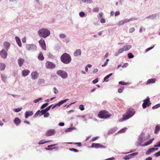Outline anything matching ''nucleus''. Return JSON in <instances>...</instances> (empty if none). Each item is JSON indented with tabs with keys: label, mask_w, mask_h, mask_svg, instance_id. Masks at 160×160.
<instances>
[{
	"label": "nucleus",
	"mask_w": 160,
	"mask_h": 160,
	"mask_svg": "<svg viewBox=\"0 0 160 160\" xmlns=\"http://www.w3.org/2000/svg\"><path fill=\"white\" fill-rule=\"evenodd\" d=\"M135 112V111L133 108H130L128 109L126 113L123 115L122 120H125L130 118L133 116Z\"/></svg>",
	"instance_id": "nucleus-1"
},
{
	"label": "nucleus",
	"mask_w": 160,
	"mask_h": 160,
	"mask_svg": "<svg viewBox=\"0 0 160 160\" xmlns=\"http://www.w3.org/2000/svg\"><path fill=\"white\" fill-rule=\"evenodd\" d=\"M60 59L64 63L68 64L71 62V58L69 54L65 53L62 55Z\"/></svg>",
	"instance_id": "nucleus-2"
},
{
	"label": "nucleus",
	"mask_w": 160,
	"mask_h": 160,
	"mask_svg": "<svg viewBox=\"0 0 160 160\" xmlns=\"http://www.w3.org/2000/svg\"><path fill=\"white\" fill-rule=\"evenodd\" d=\"M38 34L40 37L45 38L50 35V32L46 28H42L38 31Z\"/></svg>",
	"instance_id": "nucleus-3"
},
{
	"label": "nucleus",
	"mask_w": 160,
	"mask_h": 160,
	"mask_svg": "<svg viewBox=\"0 0 160 160\" xmlns=\"http://www.w3.org/2000/svg\"><path fill=\"white\" fill-rule=\"evenodd\" d=\"M98 116L101 118H106L109 117L111 115L106 110H102L100 112Z\"/></svg>",
	"instance_id": "nucleus-4"
},
{
	"label": "nucleus",
	"mask_w": 160,
	"mask_h": 160,
	"mask_svg": "<svg viewBox=\"0 0 160 160\" xmlns=\"http://www.w3.org/2000/svg\"><path fill=\"white\" fill-rule=\"evenodd\" d=\"M143 103L142 105V107L143 108H146L147 107L150 105L151 103L150 101V98L148 97L147 98L143 101Z\"/></svg>",
	"instance_id": "nucleus-5"
},
{
	"label": "nucleus",
	"mask_w": 160,
	"mask_h": 160,
	"mask_svg": "<svg viewBox=\"0 0 160 160\" xmlns=\"http://www.w3.org/2000/svg\"><path fill=\"white\" fill-rule=\"evenodd\" d=\"M57 74L63 78H66L68 77L67 73L62 70H58L57 72Z\"/></svg>",
	"instance_id": "nucleus-6"
},
{
	"label": "nucleus",
	"mask_w": 160,
	"mask_h": 160,
	"mask_svg": "<svg viewBox=\"0 0 160 160\" xmlns=\"http://www.w3.org/2000/svg\"><path fill=\"white\" fill-rule=\"evenodd\" d=\"M38 42L42 48L44 50H46V45L44 40L41 38L39 41Z\"/></svg>",
	"instance_id": "nucleus-7"
},
{
	"label": "nucleus",
	"mask_w": 160,
	"mask_h": 160,
	"mask_svg": "<svg viewBox=\"0 0 160 160\" xmlns=\"http://www.w3.org/2000/svg\"><path fill=\"white\" fill-rule=\"evenodd\" d=\"M26 48L27 50H36L37 47L36 45L34 44H27L26 46Z\"/></svg>",
	"instance_id": "nucleus-8"
},
{
	"label": "nucleus",
	"mask_w": 160,
	"mask_h": 160,
	"mask_svg": "<svg viewBox=\"0 0 160 160\" xmlns=\"http://www.w3.org/2000/svg\"><path fill=\"white\" fill-rule=\"evenodd\" d=\"M56 132V130L54 129H51L47 130L45 133L46 136H49L54 135Z\"/></svg>",
	"instance_id": "nucleus-9"
},
{
	"label": "nucleus",
	"mask_w": 160,
	"mask_h": 160,
	"mask_svg": "<svg viewBox=\"0 0 160 160\" xmlns=\"http://www.w3.org/2000/svg\"><path fill=\"white\" fill-rule=\"evenodd\" d=\"M45 66L47 68L52 69L55 67V65L52 62L47 61L45 63Z\"/></svg>",
	"instance_id": "nucleus-10"
},
{
	"label": "nucleus",
	"mask_w": 160,
	"mask_h": 160,
	"mask_svg": "<svg viewBox=\"0 0 160 160\" xmlns=\"http://www.w3.org/2000/svg\"><path fill=\"white\" fill-rule=\"evenodd\" d=\"M68 100V99H66L59 102L58 103L54 105L53 106H52V109H53L57 106H60L63 103L66 102Z\"/></svg>",
	"instance_id": "nucleus-11"
},
{
	"label": "nucleus",
	"mask_w": 160,
	"mask_h": 160,
	"mask_svg": "<svg viewBox=\"0 0 160 160\" xmlns=\"http://www.w3.org/2000/svg\"><path fill=\"white\" fill-rule=\"evenodd\" d=\"M38 73L37 71L32 72L31 73V76L32 79L35 80L37 79L38 77Z\"/></svg>",
	"instance_id": "nucleus-12"
},
{
	"label": "nucleus",
	"mask_w": 160,
	"mask_h": 160,
	"mask_svg": "<svg viewBox=\"0 0 160 160\" xmlns=\"http://www.w3.org/2000/svg\"><path fill=\"white\" fill-rule=\"evenodd\" d=\"M158 150V148H152L148 149L147 151L146 152V154L147 155H148L151 153L154 152L156 151H157Z\"/></svg>",
	"instance_id": "nucleus-13"
},
{
	"label": "nucleus",
	"mask_w": 160,
	"mask_h": 160,
	"mask_svg": "<svg viewBox=\"0 0 160 160\" xmlns=\"http://www.w3.org/2000/svg\"><path fill=\"white\" fill-rule=\"evenodd\" d=\"M0 55L2 58L5 59L7 56V53L4 49H2L1 51H0Z\"/></svg>",
	"instance_id": "nucleus-14"
},
{
	"label": "nucleus",
	"mask_w": 160,
	"mask_h": 160,
	"mask_svg": "<svg viewBox=\"0 0 160 160\" xmlns=\"http://www.w3.org/2000/svg\"><path fill=\"white\" fill-rule=\"evenodd\" d=\"M92 147L96 148H105V147L103 145L100 144L99 143H93L92 145Z\"/></svg>",
	"instance_id": "nucleus-15"
},
{
	"label": "nucleus",
	"mask_w": 160,
	"mask_h": 160,
	"mask_svg": "<svg viewBox=\"0 0 160 160\" xmlns=\"http://www.w3.org/2000/svg\"><path fill=\"white\" fill-rule=\"evenodd\" d=\"M132 18H130L129 19H125L124 20H122L120 22H119L118 24L119 25H123L124 24H125L127 22H128L132 21Z\"/></svg>",
	"instance_id": "nucleus-16"
},
{
	"label": "nucleus",
	"mask_w": 160,
	"mask_h": 160,
	"mask_svg": "<svg viewBox=\"0 0 160 160\" xmlns=\"http://www.w3.org/2000/svg\"><path fill=\"white\" fill-rule=\"evenodd\" d=\"M30 72V71L28 69H24L22 72V75L23 76H28Z\"/></svg>",
	"instance_id": "nucleus-17"
},
{
	"label": "nucleus",
	"mask_w": 160,
	"mask_h": 160,
	"mask_svg": "<svg viewBox=\"0 0 160 160\" xmlns=\"http://www.w3.org/2000/svg\"><path fill=\"white\" fill-rule=\"evenodd\" d=\"M24 62V60L21 58H20L18 59V62L19 66L20 67H21Z\"/></svg>",
	"instance_id": "nucleus-18"
},
{
	"label": "nucleus",
	"mask_w": 160,
	"mask_h": 160,
	"mask_svg": "<svg viewBox=\"0 0 160 160\" xmlns=\"http://www.w3.org/2000/svg\"><path fill=\"white\" fill-rule=\"evenodd\" d=\"M82 52L80 49H78L76 50V51L74 53L73 55L75 56H78L81 55V54Z\"/></svg>",
	"instance_id": "nucleus-19"
},
{
	"label": "nucleus",
	"mask_w": 160,
	"mask_h": 160,
	"mask_svg": "<svg viewBox=\"0 0 160 160\" xmlns=\"http://www.w3.org/2000/svg\"><path fill=\"white\" fill-rule=\"evenodd\" d=\"M159 131H160V124H158L155 126L154 133L157 134Z\"/></svg>",
	"instance_id": "nucleus-20"
},
{
	"label": "nucleus",
	"mask_w": 160,
	"mask_h": 160,
	"mask_svg": "<svg viewBox=\"0 0 160 160\" xmlns=\"http://www.w3.org/2000/svg\"><path fill=\"white\" fill-rule=\"evenodd\" d=\"M33 112L32 111H26L25 112V117L26 118H28L30 116L33 115Z\"/></svg>",
	"instance_id": "nucleus-21"
},
{
	"label": "nucleus",
	"mask_w": 160,
	"mask_h": 160,
	"mask_svg": "<svg viewBox=\"0 0 160 160\" xmlns=\"http://www.w3.org/2000/svg\"><path fill=\"white\" fill-rule=\"evenodd\" d=\"M156 80V78H153L148 79L146 82V84L154 83L155 82Z\"/></svg>",
	"instance_id": "nucleus-22"
},
{
	"label": "nucleus",
	"mask_w": 160,
	"mask_h": 160,
	"mask_svg": "<svg viewBox=\"0 0 160 160\" xmlns=\"http://www.w3.org/2000/svg\"><path fill=\"white\" fill-rule=\"evenodd\" d=\"M14 122L16 125H18L20 123L21 120L18 118H15L14 120Z\"/></svg>",
	"instance_id": "nucleus-23"
},
{
	"label": "nucleus",
	"mask_w": 160,
	"mask_h": 160,
	"mask_svg": "<svg viewBox=\"0 0 160 160\" xmlns=\"http://www.w3.org/2000/svg\"><path fill=\"white\" fill-rule=\"evenodd\" d=\"M15 39H16V42L18 46L20 47L22 46V44L21 42V40L19 39L18 37L16 36L15 37Z\"/></svg>",
	"instance_id": "nucleus-24"
},
{
	"label": "nucleus",
	"mask_w": 160,
	"mask_h": 160,
	"mask_svg": "<svg viewBox=\"0 0 160 160\" xmlns=\"http://www.w3.org/2000/svg\"><path fill=\"white\" fill-rule=\"evenodd\" d=\"M38 59L40 61H42L44 59V57L42 52H40L38 56Z\"/></svg>",
	"instance_id": "nucleus-25"
},
{
	"label": "nucleus",
	"mask_w": 160,
	"mask_h": 160,
	"mask_svg": "<svg viewBox=\"0 0 160 160\" xmlns=\"http://www.w3.org/2000/svg\"><path fill=\"white\" fill-rule=\"evenodd\" d=\"M4 48L8 51L9 47H10V44L8 42H5L4 43Z\"/></svg>",
	"instance_id": "nucleus-26"
},
{
	"label": "nucleus",
	"mask_w": 160,
	"mask_h": 160,
	"mask_svg": "<svg viewBox=\"0 0 160 160\" xmlns=\"http://www.w3.org/2000/svg\"><path fill=\"white\" fill-rule=\"evenodd\" d=\"M131 46L130 45H128L124 46L123 48L124 51H127L128 50L131 48Z\"/></svg>",
	"instance_id": "nucleus-27"
},
{
	"label": "nucleus",
	"mask_w": 160,
	"mask_h": 160,
	"mask_svg": "<svg viewBox=\"0 0 160 160\" xmlns=\"http://www.w3.org/2000/svg\"><path fill=\"white\" fill-rule=\"evenodd\" d=\"M5 68V65L3 63H0V70L1 71L3 70Z\"/></svg>",
	"instance_id": "nucleus-28"
},
{
	"label": "nucleus",
	"mask_w": 160,
	"mask_h": 160,
	"mask_svg": "<svg viewBox=\"0 0 160 160\" xmlns=\"http://www.w3.org/2000/svg\"><path fill=\"white\" fill-rule=\"evenodd\" d=\"M67 143L69 144H73L74 145H77L78 147H80L81 146L82 144L81 142H67Z\"/></svg>",
	"instance_id": "nucleus-29"
},
{
	"label": "nucleus",
	"mask_w": 160,
	"mask_h": 160,
	"mask_svg": "<svg viewBox=\"0 0 160 160\" xmlns=\"http://www.w3.org/2000/svg\"><path fill=\"white\" fill-rule=\"evenodd\" d=\"M124 51V49L123 48H120V49H119L118 50V53L115 54V56H118V54L122 53Z\"/></svg>",
	"instance_id": "nucleus-30"
},
{
	"label": "nucleus",
	"mask_w": 160,
	"mask_h": 160,
	"mask_svg": "<svg viewBox=\"0 0 160 160\" xmlns=\"http://www.w3.org/2000/svg\"><path fill=\"white\" fill-rule=\"evenodd\" d=\"M112 73H111L106 76L104 78V80L106 82H108V80H107L108 78H109L112 75Z\"/></svg>",
	"instance_id": "nucleus-31"
},
{
	"label": "nucleus",
	"mask_w": 160,
	"mask_h": 160,
	"mask_svg": "<svg viewBox=\"0 0 160 160\" xmlns=\"http://www.w3.org/2000/svg\"><path fill=\"white\" fill-rule=\"evenodd\" d=\"M40 116H41L43 115H44L47 112L45 111V109H43L40 111Z\"/></svg>",
	"instance_id": "nucleus-32"
},
{
	"label": "nucleus",
	"mask_w": 160,
	"mask_h": 160,
	"mask_svg": "<svg viewBox=\"0 0 160 160\" xmlns=\"http://www.w3.org/2000/svg\"><path fill=\"white\" fill-rule=\"evenodd\" d=\"M82 1L85 3H91L93 2L91 0H82Z\"/></svg>",
	"instance_id": "nucleus-33"
},
{
	"label": "nucleus",
	"mask_w": 160,
	"mask_h": 160,
	"mask_svg": "<svg viewBox=\"0 0 160 160\" xmlns=\"http://www.w3.org/2000/svg\"><path fill=\"white\" fill-rule=\"evenodd\" d=\"M159 107H160V104H158L155 105V106H153L152 107V109H157L159 108Z\"/></svg>",
	"instance_id": "nucleus-34"
},
{
	"label": "nucleus",
	"mask_w": 160,
	"mask_h": 160,
	"mask_svg": "<svg viewBox=\"0 0 160 160\" xmlns=\"http://www.w3.org/2000/svg\"><path fill=\"white\" fill-rule=\"evenodd\" d=\"M154 138H152V139H151L149 140L146 143V145H148L150 144L152 142L153 140H154Z\"/></svg>",
	"instance_id": "nucleus-35"
},
{
	"label": "nucleus",
	"mask_w": 160,
	"mask_h": 160,
	"mask_svg": "<svg viewBox=\"0 0 160 160\" xmlns=\"http://www.w3.org/2000/svg\"><path fill=\"white\" fill-rule=\"evenodd\" d=\"M127 129V128H123V129H121V130H120V131H119L118 132V133H121L124 132H125V131H126Z\"/></svg>",
	"instance_id": "nucleus-36"
},
{
	"label": "nucleus",
	"mask_w": 160,
	"mask_h": 160,
	"mask_svg": "<svg viewBox=\"0 0 160 160\" xmlns=\"http://www.w3.org/2000/svg\"><path fill=\"white\" fill-rule=\"evenodd\" d=\"M50 141H46L45 142H43V141H40L39 142L38 144H44L45 143H47L48 142H50Z\"/></svg>",
	"instance_id": "nucleus-37"
},
{
	"label": "nucleus",
	"mask_w": 160,
	"mask_h": 160,
	"mask_svg": "<svg viewBox=\"0 0 160 160\" xmlns=\"http://www.w3.org/2000/svg\"><path fill=\"white\" fill-rule=\"evenodd\" d=\"M1 78L3 81L5 82L6 80L7 77L5 75H2L1 76Z\"/></svg>",
	"instance_id": "nucleus-38"
},
{
	"label": "nucleus",
	"mask_w": 160,
	"mask_h": 160,
	"mask_svg": "<svg viewBox=\"0 0 160 160\" xmlns=\"http://www.w3.org/2000/svg\"><path fill=\"white\" fill-rule=\"evenodd\" d=\"M128 55L129 58H132L134 57V55L131 53H129Z\"/></svg>",
	"instance_id": "nucleus-39"
},
{
	"label": "nucleus",
	"mask_w": 160,
	"mask_h": 160,
	"mask_svg": "<svg viewBox=\"0 0 160 160\" xmlns=\"http://www.w3.org/2000/svg\"><path fill=\"white\" fill-rule=\"evenodd\" d=\"M48 104V103H46L43 104L41 107V108L42 109L46 107Z\"/></svg>",
	"instance_id": "nucleus-40"
},
{
	"label": "nucleus",
	"mask_w": 160,
	"mask_h": 160,
	"mask_svg": "<svg viewBox=\"0 0 160 160\" xmlns=\"http://www.w3.org/2000/svg\"><path fill=\"white\" fill-rule=\"evenodd\" d=\"M138 154V152H134L129 154L130 157H131V158H132L133 156H136Z\"/></svg>",
	"instance_id": "nucleus-41"
},
{
	"label": "nucleus",
	"mask_w": 160,
	"mask_h": 160,
	"mask_svg": "<svg viewBox=\"0 0 160 160\" xmlns=\"http://www.w3.org/2000/svg\"><path fill=\"white\" fill-rule=\"evenodd\" d=\"M119 84L122 85H128V82H125L121 81L119 82Z\"/></svg>",
	"instance_id": "nucleus-42"
},
{
	"label": "nucleus",
	"mask_w": 160,
	"mask_h": 160,
	"mask_svg": "<svg viewBox=\"0 0 160 160\" xmlns=\"http://www.w3.org/2000/svg\"><path fill=\"white\" fill-rule=\"evenodd\" d=\"M92 11L93 12H99V9L98 8H96L93 9Z\"/></svg>",
	"instance_id": "nucleus-43"
},
{
	"label": "nucleus",
	"mask_w": 160,
	"mask_h": 160,
	"mask_svg": "<svg viewBox=\"0 0 160 160\" xmlns=\"http://www.w3.org/2000/svg\"><path fill=\"white\" fill-rule=\"evenodd\" d=\"M56 145V144H53V145H50L48 146V148H49L48 149V150H51V149H55V148H50L52 147H53V146H55Z\"/></svg>",
	"instance_id": "nucleus-44"
},
{
	"label": "nucleus",
	"mask_w": 160,
	"mask_h": 160,
	"mask_svg": "<svg viewBox=\"0 0 160 160\" xmlns=\"http://www.w3.org/2000/svg\"><path fill=\"white\" fill-rule=\"evenodd\" d=\"M44 80L43 79H40L38 80V83L39 84H41L44 83Z\"/></svg>",
	"instance_id": "nucleus-45"
},
{
	"label": "nucleus",
	"mask_w": 160,
	"mask_h": 160,
	"mask_svg": "<svg viewBox=\"0 0 160 160\" xmlns=\"http://www.w3.org/2000/svg\"><path fill=\"white\" fill-rule=\"evenodd\" d=\"M124 89V88L123 87H122L121 88H119L118 90V92L120 93L122 92Z\"/></svg>",
	"instance_id": "nucleus-46"
},
{
	"label": "nucleus",
	"mask_w": 160,
	"mask_h": 160,
	"mask_svg": "<svg viewBox=\"0 0 160 160\" xmlns=\"http://www.w3.org/2000/svg\"><path fill=\"white\" fill-rule=\"evenodd\" d=\"M69 150L71 151H74L75 152H78V150H77L75 148H70L69 149Z\"/></svg>",
	"instance_id": "nucleus-47"
},
{
	"label": "nucleus",
	"mask_w": 160,
	"mask_h": 160,
	"mask_svg": "<svg viewBox=\"0 0 160 160\" xmlns=\"http://www.w3.org/2000/svg\"><path fill=\"white\" fill-rule=\"evenodd\" d=\"M131 158V157H130V156H129V154L128 155L126 156L125 157L123 158L125 160L129 159Z\"/></svg>",
	"instance_id": "nucleus-48"
},
{
	"label": "nucleus",
	"mask_w": 160,
	"mask_h": 160,
	"mask_svg": "<svg viewBox=\"0 0 160 160\" xmlns=\"http://www.w3.org/2000/svg\"><path fill=\"white\" fill-rule=\"evenodd\" d=\"M79 109H80L81 111H83L84 109V105H81L79 106Z\"/></svg>",
	"instance_id": "nucleus-49"
},
{
	"label": "nucleus",
	"mask_w": 160,
	"mask_h": 160,
	"mask_svg": "<svg viewBox=\"0 0 160 160\" xmlns=\"http://www.w3.org/2000/svg\"><path fill=\"white\" fill-rule=\"evenodd\" d=\"M42 100V98H39L37 99H36L34 101V102L35 103H36L40 101H41Z\"/></svg>",
	"instance_id": "nucleus-50"
},
{
	"label": "nucleus",
	"mask_w": 160,
	"mask_h": 160,
	"mask_svg": "<svg viewBox=\"0 0 160 160\" xmlns=\"http://www.w3.org/2000/svg\"><path fill=\"white\" fill-rule=\"evenodd\" d=\"M154 156L155 157H157L160 156V151L154 154Z\"/></svg>",
	"instance_id": "nucleus-51"
},
{
	"label": "nucleus",
	"mask_w": 160,
	"mask_h": 160,
	"mask_svg": "<svg viewBox=\"0 0 160 160\" xmlns=\"http://www.w3.org/2000/svg\"><path fill=\"white\" fill-rule=\"evenodd\" d=\"M22 108H15L14 110V111L16 112H20L22 110Z\"/></svg>",
	"instance_id": "nucleus-52"
},
{
	"label": "nucleus",
	"mask_w": 160,
	"mask_h": 160,
	"mask_svg": "<svg viewBox=\"0 0 160 160\" xmlns=\"http://www.w3.org/2000/svg\"><path fill=\"white\" fill-rule=\"evenodd\" d=\"M40 111L39 110L37 112L35 113L34 116L35 117H37L39 114L40 115Z\"/></svg>",
	"instance_id": "nucleus-53"
},
{
	"label": "nucleus",
	"mask_w": 160,
	"mask_h": 160,
	"mask_svg": "<svg viewBox=\"0 0 160 160\" xmlns=\"http://www.w3.org/2000/svg\"><path fill=\"white\" fill-rule=\"evenodd\" d=\"M59 36L61 38H64L66 37V36L64 34H61L59 35Z\"/></svg>",
	"instance_id": "nucleus-54"
},
{
	"label": "nucleus",
	"mask_w": 160,
	"mask_h": 160,
	"mask_svg": "<svg viewBox=\"0 0 160 160\" xmlns=\"http://www.w3.org/2000/svg\"><path fill=\"white\" fill-rule=\"evenodd\" d=\"M79 15L81 17H83L85 15V13L83 12H80L79 13Z\"/></svg>",
	"instance_id": "nucleus-55"
},
{
	"label": "nucleus",
	"mask_w": 160,
	"mask_h": 160,
	"mask_svg": "<svg viewBox=\"0 0 160 160\" xmlns=\"http://www.w3.org/2000/svg\"><path fill=\"white\" fill-rule=\"evenodd\" d=\"M73 129L72 128H67L65 130L66 132H71Z\"/></svg>",
	"instance_id": "nucleus-56"
},
{
	"label": "nucleus",
	"mask_w": 160,
	"mask_h": 160,
	"mask_svg": "<svg viewBox=\"0 0 160 160\" xmlns=\"http://www.w3.org/2000/svg\"><path fill=\"white\" fill-rule=\"evenodd\" d=\"M54 93L57 94L58 92V91L55 87L53 88Z\"/></svg>",
	"instance_id": "nucleus-57"
},
{
	"label": "nucleus",
	"mask_w": 160,
	"mask_h": 160,
	"mask_svg": "<svg viewBox=\"0 0 160 160\" xmlns=\"http://www.w3.org/2000/svg\"><path fill=\"white\" fill-rule=\"evenodd\" d=\"M154 147H160V141L157 143V144L154 146Z\"/></svg>",
	"instance_id": "nucleus-58"
},
{
	"label": "nucleus",
	"mask_w": 160,
	"mask_h": 160,
	"mask_svg": "<svg viewBox=\"0 0 160 160\" xmlns=\"http://www.w3.org/2000/svg\"><path fill=\"white\" fill-rule=\"evenodd\" d=\"M49 115H50V114L48 112H46L44 115V117H45V118L48 117L49 116Z\"/></svg>",
	"instance_id": "nucleus-59"
},
{
	"label": "nucleus",
	"mask_w": 160,
	"mask_h": 160,
	"mask_svg": "<svg viewBox=\"0 0 160 160\" xmlns=\"http://www.w3.org/2000/svg\"><path fill=\"white\" fill-rule=\"evenodd\" d=\"M135 31V28H131L129 29V32H130L132 33L133 32Z\"/></svg>",
	"instance_id": "nucleus-60"
},
{
	"label": "nucleus",
	"mask_w": 160,
	"mask_h": 160,
	"mask_svg": "<svg viewBox=\"0 0 160 160\" xmlns=\"http://www.w3.org/2000/svg\"><path fill=\"white\" fill-rule=\"evenodd\" d=\"M154 48V46H152V47H151L149 48H147L146 50H145V51L146 52H148V51H149V50L152 49L153 48Z\"/></svg>",
	"instance_id": "nucleus-61"
},
{
	"label": "nucleus",
	"mask_w": 160,
	"mask_h": 160,
	"mask_svg": "<svg viewBox=\"0 0 160 160\" xmlns=\"http://www.w3.org/2000/svg\"><path fill=\"white\" fill-rule=\"evenodd\" d=\"M106 22L104 18H102L100 20V22L102 23H105Z\"/></svg>",
	"instance_id": "nucleus-62"
},
{
	"label": "nucleus",
	"mask_w": 160,
	"mask_h": 160,
	"mask_svg": "<svg viewBox=\"0 0 160 160\" xmlns=\"http://www.w3.org/2000/svg\"><path fill=\"white\" fill-rule=\"evenodd\" d=\"M128 65V64L127 63H125L124 64V65L122 66L123 68H125L127 67Z\"/></svg>",
	"instance_id": "nucleus-63"
},
{
	"label": "nucleus",
	"mask_w": 160,
	"mask_h": 160,
	"mask_svg": "<svg viewBox=\"0 0 160 160\" xmlns=\"http://www.w3.org/2000/svg\"><path fill=\"white\" fill-rule=\"evenodd\" d=\"M98 82V79L97 78H96L93 81H92V82L94 83V84H95V83H97Z\"/></svg>",
	"instance_id": "nucleus-64"
}]
</instances>
